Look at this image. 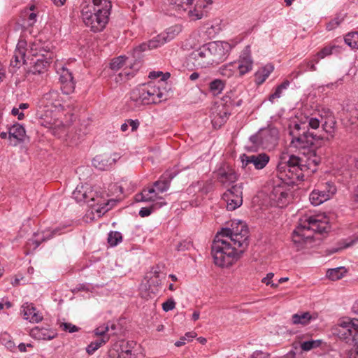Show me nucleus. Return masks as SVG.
<instances>
[{"instance_id": "1", "label": "nucleus", "mask_w": 358, "mask_h": 358, "mask_svg": "<svg viewBox=\"0 0 358 358\" xmlns=\"http://www.w3.org/2000/svg\"><path fill=\"white\" fill-rule=\"evenodd\" d=\"M248 229L241 221L233 222L231 228L222 229L215 236L211 253L214 263L220 267H229L239 258L248 245Z\"/></svg>"}, {"instance_id": "2", "label": "nucleus", "mask_w": 358, "mask_h": 358, "mask_svg": "<svg viewBox=\"0 0 358 358\" xmlns=\"http://www.w3.org/2000/svg\"><path fill=\"white\" fill-rule=\"evenodd\" d=\"M336 120L331 113L324 116L320 114L308 115L303 113H298L292 119L288 125V131L292 136L290 144L298 149L307 148L313 146L315 142L322 140V134H316L310 131L316 130L322 126V131L330 135L335 131Z\"/></svg>"}, {"instance_id": "3", "label": "nucleus", "mask_w": 358, "mask_h": 358, "mask_svg": "<svg viewBox=\"0 0 358 358\" xmlns=\"http://www.w3.org/2000/svg\"><path fill=\"white\" fill-rule=\"evenodd\" d=\"M329 229V220L324 214L305 215L293 232V243L296 250H302L312 243L314 233L322 234Z\"/></svg>"}, {"instance_id": "4", "label": "nucleus", "mask_w": 358, "mask_h": 358, "mask_svg": "<svg viewBox=\"0 0 358 358\" xmlns=\"http://www.w3.org/2000/svg\"><path fill=\"white\" fill-rule=\"evenodd\" d=\"M111 8L110 0H85L80 5V17L92 31L99 32L108 24Z\"/></svg>"}, {"instance_id": "5", "label": "nucleus", "mask_w": 358, "mask_h": 358, "mask_svg": "<svg viewBox=\"0 0 358 358\" xmlns=\"http://www.w3.org/2000/svg\"><path fill=\"white\" fill-rule=\"evenodd\" d=\"M59 94L55 90H50L40 99L37 104V115L40 123L45 127L51 129L54 135H59V131L64 129L62 121L54 117V113L62 108Z\"/></svg>"}, {"instance_id": "6", "label": "nucleus", "mask_w": 358, "mask_h": 358, "mask_svg": "<svg viewBox=\"0 0 358 358\" xmlns=\"http://www.w3.org/2000/svg\"><path fill=\"white\" fill-rule=\"evenodd\" d=\"M52 45L50 43H41L34 42L31 48L33 57L31 59L29 75L41 76L45 73L49 64L53 59V53L50 52Z\"/></svg>"}, {"instance_id": "7", "label": "nucleus", "mask_w": 358, "mask_h": 358, "mask_svg": "<svg viewBox=\"0 0 358 358\" xmlns=\"http://www.w3.org/2000/svg\"><path fill=\"white\" fill-rule=\"evenodd\" d=\"M163 84L162 80L158 83V85L149 83L138 86L132 90L130 99L136 106L160 103L166 99L159 86Z\"/></svg>"}, {"instance_id": "8", "label": "nucleus", "mask_w": 358, "mask_h": 358, "mask_svg": "<svg viewBox=\"0 0 358 358\" xmlns=\"http://www.w3.org/2000/svg\"><path fill=\"white\" fill-rule=\"evenodd\" d=\"M333 333L347 344L353 345L358 355V320L343 319L333 329Z\"/></svg>"}, {"instance_id": "9", "label": "nucleus", "mask_w": 358, "mask_h": 358, "mask_svg": "<svg viewBox=\"0 0 358 358\" xmlns=\"http://www.w3.org/2000/svg\"><path fill=\"white\" fill-rule=\"evenodd\" d=\"M278 168L281 173L283 172L288 178L291 180H301L303 178V171L306 165L303 160L294 155L283 154L280 157V162Z\"/></svg>"}, {"instance_id": "10", "label": "nucleus", "mask_w": 358, "mask_h": 358, "mask_svg": "<svg viewBox=\"0 0 358 358\" xmlns=\"http://www.w3.org/2000/svg\"><path fill=\"white\" fill-rule=\"evenodd\" d=\"M336 191L337 188L331 181L320 183L310 193V201L313 206H319L330 199L336 193Z\"/></svg>"}, {"instance_id": "11", "label": "nucleus", "mask_w": 358, "mask_h": 358, "mask_svg": "<svg viewBox=\"0 0 358 358\" xmlns=\"http://www.w3.org/2000/svg\"><path fill=\"white\" fill-rule=\"evenodd\" d=\"M243 184L238 183L228 188L222 195L228 210H234L243 203Z\"/></svg>"}, {"instance_id": "12", "label": "nucleus", "mask_w": 358, "mask_h": 358, "mask_svg": "<svg viewBox=\"0 0 358 358\" xmlns=\"http://www.w3.org/2000/svg\"><path fill=\"white\" fill-rule=\"evenodd\" d=\"M111 69L114 71H119L122 69V71L119 73L118 76L120 78V80H123L127 77L133 74L134 71H137L139 67V63L131 64L128 59L124 56H120L112 60L110 64Z\"/></svg>"}, {"instance_id": "13", "label": "nucleus", "mask_w": 358, "mask_h": 358, "mask_svg": "<svg viewBox=\"0 0 358 358\" xmlns=\"http://www.w3.org/2000/svg\"><path fill=\"white\" fill-rule=\"evenodd\" d=\"M191 57L194 65L198 68H207L215 64L208 44L194 50Z\"/></svg>"}, {"instance_id": "14", "label": "nucleus", "mask_w": 358, "mask_h": 358, "mask_svg": "<svg viewBox=\"0 0 358 358\" xmlns=\"http://www.w3.org/2000/svg\"><path fill=\"white\" fill-rule=\"evenodd\" d=\"M210 3V0H190L182 13H186L190 20H200L206 15L205 8Z\"/></svg>"}, {"instance_id": "15", "label": "nucleus", "mask_w": 358, "mask_h": 358, "mask_svg": "<svg viewBox=\"0 0 358 358\" xmlns=\"http://www.w3.org/2000/svg\"><path fill=\"white\" fill-rule=\"evenodd\" d=\"M289 188L285 184H279L273 187L269 194L272 204L282 208L290 201Z\"/></svg>"}, {"instance_id": "16", "label": "nucleus", "mask_w": 358, "mask_h": 358, "mask_svg": "<svg viewBox=\"0 0 358 358\" xmlns=\"http://www.w3.org/2000/svg\"><path fill=\"white\" fill-rule=\"evenodd\" d=\"M215 64L223 62L228 56L231 45L227 42L213 41L208 43Z\"/></svg>"}, {"instance_id": "17", "label": "nucleus", "mask_w": 358, "mask_h": 358, "mask_svg": "<svg viewBox=\"0 0 358 358\" xmlns=\"http://www.w3.org/2000/svg\"><path fill=\"white\" fill-rule=\"evenodd\" d=\"M217 181L224 187H229L238 180L236 171L229 164H222L215 172Z\"/></svg>"}, {"instance_id": "18", "label": "nucleus", "mask_w": 358, "mask_h": 358, "mask_svg": "<svg viewBox=\"0 0 358 358\" xmlns=\"http://www.w3.org/2000/svg\"><path fill=\"white\" fill-rule=\"evenodd\" d=\"M269 159L268 155L265 153L251 155L243 154L241 156L243 168L252 165L257 170L264 169L268 163Z\"/></svg>"}, {"instance_id": "19", "label": "nucleus", "mask_w": 358, "mask_h": 358, "mask_svg": "<svg viewBox=\"0 0 358 358\" xmlns=\"http://www.w3.org/2000/svg\"><path fill=\"white\" fill-rule=\"evenodd\" d=\"M236 70L241 76L246 74L252 69L253 60L251 57L250 48L246 46L241 52L238 59L235 62Z\"/></svg>"}, {"instance_id": "20", "label": "nucleus", "mask_w": 358, "mask_h": 358, "mask_svg": "<svg viewBox=\"0 0 358 358\" xmlns=\"http://www.w3.org/2000/svg\"><path fill=\"white\" fill-rule=\"evenodd\" d=\"M61 90L64 94H69L75 89V82L72 73L66 67H62L59 71Z\"/></svg>"}, {"instance_id": "21", "label": "nucleus", "mask_w": 358, "mask_h": 358, "mask_svg": "<svg viewBox=\"0 0 358 358\" xmlns=\"http://www.w3.org/2000/svg\"><path fill=\"white\" fill-rule=\"evenodd\" d=\"M160 193L152 186L143 189V191L135 196V200L137 202H160L164 201V199L159 195Z\"/></svg>"}, {"instance_id": "22", "label": "nucleus", "mask_w": 358, "mask_h": 358, "mask_svg": "<svg viewBox=\"0 0 358 358\" xmlns=\"http://www.w3.org/2000/svg\"><path fill=\"white\" fill-rule=\"evenodd\" d=\"M26 42L20 41L16 46L14 55L10 60V66L13 68H19L21 64H27L26 57Z\"/></svg>"}, {"instance_id": "23", "label": "nucleus", "mask_w": 358, "mask_h": 358, "mask_svg": "<svg viewBox=\"0 0 358 358\" xmlns=\"http://www.w3.org/2000/svg\"><path fill=\"white\" fill-rule=\"evenodd\" d=\"M21 313L24 319L30 322L38 323L43 320L42 314L32 303H24L21 307Z\"/></svg>"}, {"instance_id": "24", "label": "nucleus", "mask_w": 358, "mask_h": 358, "mask_svg": "<svg viewBox=\"0 0 358 358\" xmlns=\"http://www.w3.org/2000/svg\"><path fill=\"white\" fill-rule=\"evenodd\" d=\"M166 43V38L165 34H159L152 40L149 41L148 43H144L137 47L134 51L136 52H143L147 50H152L160 47L161 45Z\"/></svg>"}, {"instance_id": "25", "label": "nucleus", "mask_w": 358, "mask_h": 358, "mask_svg": "<svg viewBox=\"0 0 358 358\" xmlns=\"http://www.w3.org/2000/svg\"><path fill=\"white\" fill-rule=\"evenodd\" d=\"M25 129L22 125L15 124L9 129V138L13 145L22 142L25 137Z\"/></svg>"}, {"instance_id": "26", "label": "nucleus", "mask_w": 358, "mask_h": 358, "mask_svg": "<svg viewBox=\"0 0 358 358\" xmlns=\"http://www.w3.org/2000/svg\"><path fill=\"white\" fill-rule=\"evenodd\" d=\"M212 114V123L214 127H220L227 121L229 116V113L223 106L215 108Z\"/></svg>"}, {"instance_id": "27", "label": "nucleus", "mask_w": 358, "mask_h": 358, "mask_svg": "<svg viewBox=\"0 0 358 358\" xmlns=\"http://www.w3.org/2000/svg\"><path fill=\"white\" fill-rule=\"evenodd\" d=\"M115 162V159H111L107 155H97L92 159V165L99 170L104 171L108 169Z\"/></svg>"}, {"instance_id": "28", "label": "nucleus", "mask_w": 358, "mask_h": 358, "mask_svg": "<svg viewBox=\"0 0 358 358\" xmlns=\"http://www.w3.org/2000/svg\"><path fill=\"white\" fill-rule=\"evenodd\" d=\"M262 136V143L264 145L275 143L278 138V130L275 127H269L261 131Z\"/></svg>"}, {"instance_id": "29", "label": "nucleus", "mask_w": 358, "mask_h": 358, "mask_svg": "<svg viewBox=\"0 0 358 358\" xmlns=\"http://www.w3.org/2000/svg\"><path fill=\"white\" fill-rule=\"evenodd\" d=\"M128 345L129 343L124 341L114 343L108 350L109 358H123L122 354L124 352L125 348H127Z\"/></svg>"}, {"instance_id": "30", "label": "nucleus", "mask_w": 358, "mask_h": 358, "mask_svg": "<svg viewBox=\"0 0 358 358\" xmlns=\"http://www.w3.org/2000/svg\"><path fill=\"white\" fill-rule=\"evenodd\" d=\"M274 67L273 65L268 64L259 69L255 75V82L257 85L262 84L269 75L273 72Z\"/></svg>"}, {"instance_id": "31", "label": "nucleus", "mask_w": 358, "mask_h": 358, "mask_svg": "<svg viewBox=\"0 0 358 358\" xmlns=\"http://www.w3.org/2000/svg\"><path fill=\"white\" fill-rule=\"evenodd\" d=\"M313 318L309 312H303L293 315L292 320L294 324L306 325Z\"/></svg>"}, {"instance_id": "32", "label": "nucleus", "mask_w": 358, "mask_h": 358, "mask_svg": "<svg viewBox=\"0 0 358 358\" xmlns=\"http://www.w3.org/2000/svg\"><path fill=\"white\" fill-rule=\"evenodd\" d=\"M166 203L165 201L155 202L152 203L149 207L141 208L139 210V215L142 217L149 216L155 210L162 208L165 206Z\"/></svg>"}, {"instance_id": "33", "label": "nucleus", "mask_w": 358, "mask_h": 358, "mask_svg": "<svg viewBox=\"0 0 358 358\" xmlns=\"http://www.w3.org/2000/svg\"><path fill=\"white\" fill-rule=\"evenodd\" d=\"M346 272L345 267H337L329 269L327 271V276L331 280H337L343 278Z\"/></svg>"}, {"instance_id": "34", "label": "nucleus", "mask_w": 358, "mask_h": 358, "mask_svg": "<svg viewBox=\"0 0 358 358\" xmlns=\"http://www.w3.org/2000/svg\"><path fill=\"white\" fill-rule=\"evenodd\" d=\"M225 87L224 81L220 79H215L210 83L209 89L213 95L221 94Z\"/></svg>"}, {"instance_id": "35", "label": "nucleus", "mask_w": 358, "mask_h": 358, "mask_svg": "<svg viewBox=\"0 0 358 358\" xmlns=\"http://www.w3.org/2000/svg\"><path fill=\"white\" fill-rule=\"evenodd\" d=\"M167 1L173 9L178 13H182L189 3L190 0H167Z\"/></svg>"}, {"instance_id": "36", "label": "nucleus", "mask_w": 358, "mask_h": 358, "mask_svg": "<svg viewBox=\"0 0 358 358\" xmlns=\"http://www.w3.org/2000/svg\"><path fill=\"white\" fill-rule=\"evenodd\" d=\"M1 343L10 352H15L16 350L15 343L11 338L10 334L3 333L1 335Z\"/></svg>"}, {"instance_id": "37", "label": "nucleus", "mask_w": 358, "mask_h": 358, "mask_svg": "<svg viewBox=\"0 0 358 358\" xmlns=\"http://www.w3.org/2000/svg\"><path fill=\"white\" fill-rule=\"evenodd\" d=\"M236 71V63L234 62H230L229 64L223 65L220 69V74L227 78L231 77L235 73Z\"/></svg>"}, {"instance_id": "38", "label": "nucleus", "mask_w": 358, "mask_h": 358, "mask_svg": "<svg viewBox=\"0 0 358 358\" xmlns=\"http://www.w3.org/2000/svg\"><path fill=\"white\" fill-rule=\"evenodd\" d=\"M289 82L288 80H285L282 84L278 85L276 87L275 92L269 96V97H268L269 101H271V103H273L275 99H279L282 95V91L284 90L287 89V87L289 86Z\"/></svg>"}, {"instance_id": "39", "label": "nucleus", "mask_w": 358, "mask_h": 358, "mask_svg": "<svg viewBox=\"0 0 358 358\" xmlns=\"http://www.w3.org/2000/svg\"><path fill=\"white\" fill-rule=\"evenodd\" d=\"M182 29L179 25L172 26L168 28L166 32L162 34H165L166 43L173 39L180 31Z\"/></svg>"}, {"instance_id": "40", "label": "nucleus", "mask_w": 358, "mask_h": 358, "mask_svg": "<svg viewBox=\"0 0 358 358\" xmlns=\"http://www.w3.org/2000/svg\"><path fill=\"white\" fill-rule=\"evenodd\" d=\"M344 40L350 48L358 49V32L349 33L345 36Z\"/></svg>"}, {"instance_id": "41", "label": "nucleus", "mask_w": 358, "mask_h": 358, "mask_svg": "<svg viewBox=\"0 0 358 358\" xmlns=\"http://www.w3.org/2000/svg\"><path fill=\"white\" fill-rule=\"evenodd\" d=\"M122 241V236L119 231H110L108 236V243L110 246H116Z\"/></svg>"}, {"instance_id": "42", "label": "nucleus", "mask_w": 358, "mask_h": 358, "mask_svg": "<svg viewBox=\"0 0 358 358\" xmlns=\"http://www.w3.org/2000/svg\"><path fill=\"white\" fill-rule=\"evenodd\" d=\"M153 187L158 192L162 194L169 189L170 187V180H159L154 182Z\"/></svg>"}, {"instance_id": "43", "label": "nucleus", "mask_w": 358, "mask_h": 358, "mask_svg": "<svg viewBox=\"0 0 358 358\" xmlns=\"http://www.w3.org/2000/svg\"><path fill=\"white\" fill-rule=\"evenodd\" d=\"M336 48H338V47L336 45L324 47L321 51L317 52V55H315V57H317L315 62L318 63L320 59H323L327 56L331 55L333 53V51Z\"/></svg>"}, {"instance_id": "44", "label": "nucleus", "mask_w": 358, "mask_h": 358, "mask_svg": "<svg viewBox=\"0 0 358 358\" xmlns=\"http://www.w3.org/2000/svg\"><path fill=\"white\" fill-rule=\"evenodd\" d=\"M196 336H197V334L194 331L187 332L185 334L184 336H182L181 338H180V339L175 343V345L176 347L182 346L186 343V342L191 341Z\"/></svg>"}, {"instance_id": "45", "label": "nucleus", "mask_w": 358, "mask_h": 358, "mask_svg": "<svg viewBox=\"0 0 358 358\" xmlns=\"http://www.w3.org/2000/svg\"><path fill=\"white\" fill-rule=\"evenodd\" d=\"M320 340H310L301 343V348L304 351H309L320 345Z\"/></svg>"}, {"instance_id": "46", "label": "nucleus", "mask_w": 358, "mask_h": 358, "mask_svg": "<svg viewBox=\"0 0 358 358\" xmlns=\"http://www.w3.org/2000/svg\"><path fill=\"white\" fill-rule=\"evenodd\" d=\"M82 197H83V201L89 202L90 201H95L94 194L91 189V187L85 186L82 193Z\"/></svg>"}, {"instance_id": "47", "label": "nucleus", "mask_w": 358, "mask_h": 358, "mask_svg": "<svg viewBox=\"0 0 358 358\" xmlns=\"http://www.w3.org/2000/svg\"><path fill=\"white\" fill-rule=\"evenodd\" d=\"M317 59V57L314 59L313 61L309 62H303L300 66L299 68L301 69V71H306L308 70L311 71H316V66L315 65V60Z\"/></svg>"}, {"instance_id": "48", "label": "nucleus", "mask_w": 358, "mask_h": 358, "mask_svg": "<svg viewBox=\"0 0 358 358\" xmlns=\"http://www.w3.org/2000/svg\"><path fill=\"white\" fill-rule=\"evenodd\" d=\"M343 17H336L333 20L329 22L327 25V29L328 30H332L337 27L343 20Z\"/></svg>"}, {"instance_id": "49", "label": "nucleus", "mask_w": 358, "mask_h": 358, "mask_svg": "<svg viewBox=\"0 0 358 358\" xmlns=\"http://www.w3.org/2000/svg\"><path fill=\"white\" fill-rule=\"evenodd\" d=\"M122 356L123 358H139L138 354L136 352V350H133L129 345L125 348L124 352H123Z\"/></svg>"}, {"instance_id": "50", "label": "nucleus", "mask_w": 358, "mask_h": 358, "mask_svg": "<svg viewBox=\"0 0 358 358\" xmlns=\"http://www.w3.org/2000/svg\"><path fill=\"white\" fill-rule=\"evenodd\" d=\"M176 307V302L173 299H169L166 301L162 303V309L165 312L172 310Z\"/></svg>"}, {"instance_id": "51", "label": "nucleus", "mask_w": 358, "mask_h": 358, "mask_svg": "<svg viewBox=\"0 0 358 358\" xmlns=\"http://www.w3.org/2000/svg\"><path fill=\"white\" fill-rule=\"evenodd\" d=\"M108 331H109V325L104 324V325L97 327L94 330V332L96 336H100L101 337H103V336H108L107 335H106V333L108 332Z\"/></svg>"}, {"instance_id": "52", "label": "nucleus", "mask_w": 358, "mask_h": 358, "mask_svg": "<svg viewBox=\"0 0 358 358\" xmlns=\"http://www.w3.org/2000/svg\"><path fill=\"white\" fill-rule=\"evenodd\" d=\"M61 327L62 328L63 330L69 331L70 333H73L78 331V327H77L74 324H72L71 323H62L61 324Z\"/></svg>"}, {"instance_id": "53", "label": "nucleus", "mask_w": 358, "mask_h": 358, "mask_svg": "<svg viewBox=\"0 0 358 358\" xmlns=\"http://www.w3.org/2000/svg\"><path fill=\"white\" fill-rule=\"evenodd\" d=\"M85 189L84 186H81L80 187H77L73 192V198L78 202L83 201V197H82V193Z\"/></svg>"}, {"instance_id": "54", "label": "nucleus", "mask_w": 358, "mask_h": 358, "mask_svg": "<svg viewBox=\"0 0 358 358\" xmlns=\"http://www.w3.org/2000/svg\"><path fill=\"white\" fill-rule=\"evenodd\" d=\"M262 136L261 134V131L258 133L256 135H253L250 138V141L252 143L255 145L257 146L259 145H264V143H262Z\"/></svg>"}, {"instance_id": "55", "label": "nucleus", "mask_w": 358, "mask_h": 358, "mask_svg": "<svg viewBox=\"0 0 358 358\" xmlns=\"http://www.w3.org/2000/svg\"><path fill=\"white\" fill-rule=\"evenodd\" d=\"M11 113L14 116H17L19 120H22L24 118V113L20 111L18 108L14 107L11 110Z\"/></svg>"}, {"instance_id": "56", "label": "nucleus", "mask_w": 358, "mask_h": 358, "mask_svg": "<svg viewBox=\"0 0 358 358\" xmlns=\"http://www.w3.org/2000/svg\"><path fill=\"white\" fill-rule=\"evenodd\" d=\"M97 349H99L97 343H94L93 341L87 345L86 351L89 355H92Z\"/></svg>"}, {"instance_id": "57", "label": "nucleus", "mask_w": 358, "mask_h": 358, "mask_svg": "<svg viewBox=\"0 0 358 358\" xmlns=\"http://www.w3.org/2000/svg\"><path fill=\"white\" fill-rule=\"evenodd\" d=\"M189 246H190V243L189 242L183 241V242L179 243L177 245V248H177V250L178 251H184L185 250H187Z\"/></svg>"}, {"instance_id": "58", "label": "nucleus", "mask_w": 358, "mask_h": 358, "mask_svg": "<svg viewBox=\"0 0 358 358\" xmlns=\"http://www.w3.org/2000/svg\"><path fill=\"white\" fill-rule=\"evenodd\" d=\"M273 273H267L266 276L262 280V282L265 283L266 285H268L269 284H271V282L272 281V278H273Z\"/></svg>"}, {"instance_id": "59", "label": "nucleus", "mask_w": 358, "mask_h": 358, "mask_svg": "<svg viewBox=\"0 0 358 358\" xmlns=\"http://www.w3.org/2000/svg\"><path fill=\"white\" fill-rule=\"evenodd\" d=\"M108 340L109 336H103L96 340L95 341H94V343H97L98 348H99L102 345L105 344Z\"/></svg>"}, {"instance_id": "60", "label": "nucleus", "mask_w": 358, "mask_h": 358, "mask_svg": "<svg viewBox=\"0 0 358 358\" xmlns=\"http://www.w3.org/2000/svg\"><path fill=\"white\" fill-rule=\"evenodd\" d=\"M129 126L131 127V131H135L139 126V122L138 120H128Z\"/></svg>"}, {"instance_id": "61", "label": "nucleus", "mask_w": 358, "mask_h": 358, "mask_svg": "<svg viewBox=\"0 0 358 358\" xmlns=\"http://www.w3.org/2000/svg\"><path fill=\"white\" fill-rule=\"evenodd\" d=\"M33 345L30 343L24 344L23 343L18 345L17 348L21 352H27V348H32Z\"/></svg>"}, {"instance_id": "62", "label": "nucleus", "mask_w": 358, "mask_h": 358, "mask_svg": "<svg viewBox=\"0 0 358 358\" xmlns=\"http://www.w3.org/2000/svg\"><path fill=\"white\" fill-rule=\"evenodd\" d=\"M109 205H110V201H108L107 203H106L104 206H102L101 208L97 209L96 210L97 213L99 214H101V213L104 214L106 212H107L108 210H110V206L109 207L108 206Z\"/></svg>"}, {"instance_id": "63", "label": "nucleus", "mask_w": 358, "mask_h": 358, "mask_svg": "<svg viewBox=\"0 0 358 358\" xmlns=\"http://www.w3.org/2000/svg\"><path fill=\"white\" fill-rule=\"evenodd\" d=\"M28 20L29 22V25L34 24L35 23V22L36 21V14L34 13H31L29 15Z\"/></svg>"}, {"instance_id": "64", "label": "nucleus", "mask_w": 358, "mask_h": 358, "mask_svg": "<svg viewBox=\"0 0 358 358\" xmlns=\"http://www.w3.org/2000/svg\"><path fill=\"white\" fill-rule=\"evenodd\" d=\"M29 107V104L27 103H21L18 106V109L20 110H26Z\"/></svg>"}]
</instances>
